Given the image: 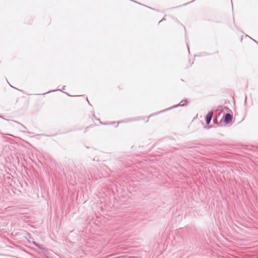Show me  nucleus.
<instances>
[{
	"mask_svg": "<svg viewBox=\"0 0 258 258\" xmlns=\"http://www.w3.org/2000/svg\"><path fill=\"white\" fill-rule=\"evenodd\" d=\"M213 114H214V111H213V110H212V111H210L208 113V114L206 115V121L207 124H209L211 122L212 117L213 116Z\"/></svg>",
	"mask_w": 258,
	"mask_h": 258,
	"instance_id": "f03ea898",
	"label": "nucleus"
},
{
	"mask_svg": "<svg viewBox=\"0 0 258 258\" xmlns=\"http://www.w3.org/2000/svg\"><path fill=\"white\" fill-rule=\"evenodd\" d=\"M87 100V102H88V103L89 104V100L88 99Z\"/></svg>",
	"mask_w": 258,
	"mask_h": 258,
	"instance_id": "ddd939ff",
	"label": "nucleus"
},
{
	"mask_svg": "<svg viewBox=\"0 0 258 258\" xmlns=\"http://www.w3.org/2000/svg\"><path fill=\"white\" fill-rule=\"evenodd\" d=\"M232 118V115L231 114L227 113L223 117L224 122L226 124H228L231 121Z\"/></svg>",
	"mask_w": 258,
	"mask_h": 258,
	"instance_id": "f257e3e1",
	"label": "nucleus"
},
{
	"mask_svg": "<svg viewBox=\"0 0 258 258\" xmlns=\"http://www.w3.org/2000/svg\"><path fill=\"white\" fill-rule=\"evenodd\" d=\"M213 122L215 124H217L218 125V126H220V124L218 122L217 119H214Z\"/></svg>",
	"mask_w": 258,
	"mask_h": 258,
	"instance_id": "423d86ee",
	"label": "nucleus"
},
{
	"mask_svg": "<svg viewBox=\"0 0 258 258\" xmlns=\"http://www.w3.org/2000/svg\"><path fill=\"white\" fill-rule=\"evenodd\" d=\"M33 244L34 245H35L36 246L38 247L39 249H43V247L42 245L40 244H39V243H37L36 242L33 241Z\"/></svg>",
	"mask_w": 258,
	"mask_h": 258,
	"instance_id": "7ed1b4c3",
	"label": "nucleus"
},
{
	"mask_svg": "<svg viewBox=\"0 0 258 258\" xmlns=\"http://www.w3.org/2000/svg\"><path fill=\"white\" fill-rule=\"evenodd\" d=\"M253 41H254L255 42L257 43L256 41L253 40Z\"/></svg>",
	"mask_w": 258,
	"mask_h": 258,
	"instance_id": "f8f14e48",
	"label": "nucleus"
},
{
	"mask_svg": "<svg viewBox=\"0 0 258 258\" xmlns=\"http://www.w3.org/2000/svg\"><path fill=\"white\" fill-rule=\"evenodd\" d=\"M11 121H13L18 124H19L20 125H21V126H22L24 128L26 129V127L23 125L22 123H21L20 122H18V121H15V120H11Z\"/></svg>",
	"mask_w": 258,
	"mask_h": 258,
	"instance_id": "39448f33",
	"label": "nucleus"
},
{
	"mask_svg": "<svg viewBox=\"0 0 258 258\" xmlns=\"http://www.w3.org/2000/svg\"><path fill=\"white\" fill-rule=\"evenodd\" d=\"M138 4L141 5V3H139V2H137Z\"/></svg>",
	"mask_w": 258,
	"mask_h": 258,
	"instance_id": "9d476101",
	"label": "nucleus"
},
{
	"mask_svg": "<svg viewBox=\"0 0 258 258\" xmlns=\"http://www.w3.org/2000/svg\"><path fill=\"white\" fill-rule=\"evenodd\" d=\"M9 83V84L10 85V87H13V86H12V85H11L10 84V83Z\"/></svg>",
	"mask_w": 258,
	"mask_h": 258,
	"instance_id": "6e6552de",
	"label": "nucleus"
},
{
	"mask_svg": "<svg viewBox=\"0 0 258 258\" xmlns=\"http://www.w3.org/2000/svg\"><path fill=\"white\" fill-rule=\"evenodd\" d=\"M138 4L141 5V3H139V2H137Z\"/></svg>",
	"mask_w": 258,
	"mask_h": 258,
	"instance_id": "9b49d317",
	"label": "nucleus"
},
{
	"mask_svg": "<svg viewBox=\"0 0 258 258\" xmlns=\"http://www.w3.org/2000/svg\"><path fill=\"white\" fill-rule=\"evenodd\" d=\"M138 4L141 5V3H139V2H137Z\"/></svg>",
	"mask_w": 258,
	"mask_h": 258,
	"instance_id": "1a4fd4ad",
	"label": "nucleus"
},
{
	"mask_svg": "<svg viewBox=\"0 0 258 258\" xmlns=\"http://www.w3.org/2000/svg\"><path fill=\"white\" fill-rule=\"evenodd\" d=\"M57 90H52V91H48L46 93H50L51 92H53V91H56Z\"/></svg>",
	"mask_w": 258,
	"mask_h": 258,
	"instance_id": "0eeeda50",
	"label": "nucleus"
},
{
	"mask_svg": "<svg viewBox=\"0 0 258 258\" xmlns=\"http://www.w3.org/2000/svg\"><path fill=\"white\" fill-rule=\"evenodd\" d=\"M187 102L188 101L187 100H182L179 102L178 106H182L185 104V103H187Z\"/></svg>",
	"mask_w": 258,
	"mask_h": 258,
	"instance_id": "20e7f679",
	"label": "nucleus"
}]
</instances>
